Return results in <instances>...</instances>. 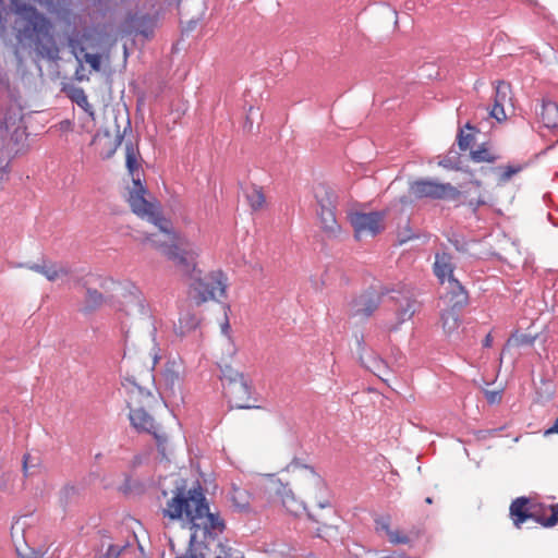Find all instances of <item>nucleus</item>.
I'll list each match as a JSON object with an SVG mask.
<instances>
[{
  "mask_svg": "<svg viewBox=\"0 0 558 558\" xmlns=\"http://www.w3.org/2000/svg\"><path fill=\"white\" fill-rule=\"evenodd\" d=\"M138 149L132 143L125 145V166L131 178L128 185V202L132 211L153 223L158 233H151L146 241L160 250L190 280V295L196 304L219 300L226 295L227 278L221 271L202 276L197 268L201 246L187 238L175 233L169 220L160 213L159 203L143 184V168Z\"/></svg>",
  "mask_w": 558,
  "mask_h": 558,
  "instance_id": "nucleus-1",
  "label": "nucleus"
},
{
  "mask_svg": "<svg viewBox=\"0 0 558 558\" xmlns=\"http://www.w3.org/2000/svg\"><path fill=\"white\" fill-rule=\"evenodd\" d=\"M162 515L171 521H183L191 531L187 553L177 558H239L233 556L231 548L216 542L223 523L209 511L201 488L175 487L162 508Z\"/></svg>",
  "mask_w": 558,
  "mask_h": 558,
  "instance_id": "nucleus-2",
  "label": "nucleus"
},
{
  "mask_svg": "<svg viewBox=\"0 0 558 558\" xmlns=\"http://www.w3.org/2000/svg\"><path fill=\"white\" fill-rule=\"evenodd\" d=\"M51 2L47 0L45 5L50 9ZM35 3L44 4L43 0H0V29L8 16L13 15L19 43L34 49L43 58L54 59L59 50L52 35V24L35 8Z\"/></svg>",
  "mask_w": 558,
  "mask_h": 558,
  "instance_id": "nucleus-3",
  "label": "nucleus"
},
{
  "mask_svg": "<svg viewBox=\"0 0 558 558\" xmlns=\"http://www.w3.org/2000/svg\"><path fill=\"white\" fill-rule=\"evenodd\" d=\"M314 195L316 199V215L322 231L328 238L338 236L341 228L336 218L337 193L331 186L320 183L315 187Z\"/></svg>",
  "mask_w": 558,
  "mask_h": 558,
  "instance_id": "nucleus-4",
  "label": "nucleus"
},
{
  "mask_svg": "<svg viewBox=\"0 0 558 558\" xmlns=\"http://www.w3.org/2000/svg\"><path fill=\"white\" fill-rule=\"evenodd\" d=\"M109 284L112 286L111 290L116 295L123 299L120 301L119 311L124 312L128 316L148 318V310L144 304L142 293L133 282H114L113 280H106L102 287L106 288Z\"/></svg>",
  "mask_w": 558,
  "mask_h": 558,
  "instance_id": "nucleus-5",
  "label": "nucleus"
},
{
  "mask_svg": "<svg viewBox=\"0 0 558 558\" xmlns=\"http://www.w3.org/2000/svg\"><path fill=\"white\" fill-rule=\"evenodd\" d=\"M410 192L416 198L456 201L460 196L457 187L450 183H439L434 180H417L411 183Z\"/></svg>",
  "mask_w": 558,
  "mask_h": 558,
  "instance_id": "nucleus-6",
  "label": "nucleus"
},
{
  "mask_svg": "<svg viewBox=\"0 0 558 558\" xmlns=\"http://www.w3.org/2000/svg\"><path fill=\"white\" fill-rule=\"evenodd\" d=\"M230 376L225 374V392L229 398L232 407L239 409L251 408L248 401L251 399V386L244 375L230 371Z\"/></svg>",
  "mask_w": 558,
  "mask_h": 558,
  "instance_id": "nucleus-7",
  "label": "nucleus"
},
{
  "mask_svg": "<svg viewBox=\"0 0 558 558\" xmlns=\"http://www.w3.org/2000/svg\"><path fill=\"white\" fill-rule=\"evenodd\" d=\"M384 217L381 211L352 213L349 216L350 222L354 229L355 236L361 239L364 235L375 236L384 230Z\"/></svg>",
  "mask_w": 558,
  "mask_h": 558,
  "instance_id": "nucleus-8",
  "label": "nucleus"
},
{
  "mask_svg": "<svg viewBox=\"0 0 558 558\" xmlns=\"http://www.w3.org/2000/svg\"><path fill=\"white\" fill-rule=\"evenodd\" d=\"M392 299L396 300L397 323L390 329H397L401 324L413 317L420 308V303L415 299L414 291L407 287L398 291L397 296H392Z\"/></svg>",
  "mask_w": 558,
  "mask_h": 558,
  "instance_id": "nucleus-9",
  "label": "nucleus"
},
{
  "mask_svg": "<svg viewBox=\"0 0 558 558\" xmlns=\"http://www.w3.org/2000/svg\"><path fill=\"white\" fill-rule=\"evenodd\" d=\"M129 417L132 426L135 429L147 432L154 435L157 441L158 450L165 454L167 436L166 434L159 432L158 427L155 425L154 418L142 408L131 409Z\"/></svg>",
  "mask_w": 558,
  "mask_h": 558,
  "instance_id": "nucleus-10",
  "label": "nucleus"
},
{
  "mask_svg": "<svg viewBox=\"0 0 558 558\" xmlns=\"http://www.w3.org/2000/svg\"><path fill=\"white\" fill-rule=\"evenodd\" d=\"M156 25L157 17L155 15H150L148 12L136 11L125 20L124 31L148 39L153 36Z\"/></svg>",
  "mask_w": 558,
  "mask_h": 558,
  "instance_id": "nucleus-11",
  "label": "nucleus"
},
{
  "mask_svg": "<svg viewBox=\"0 0 558 558\" xmlns=\"http://www.w3.org/2000/svg\"><path fill=\"white\" fill-rule=\"evenodd\" d=\"M183 380L182 363L175 360L168 361L161 372L160 383L171 392L180 389Z\"/></svg>",
  "mask_w": 558,
  "mask_h": 558,
  "instance_id": "nucleus-12",
  "label": "nucleus"
},
{
  "mask_svg": "<svg viewBox=\"0 0 558 558\" xmlns=\"http://www.w3.org/2000/svg\"><path fill=\"white\" fill-rule=\"evenodd\" d=\"M380 298L376 293H365L356 298L351 304L353 316L368 317L378 307Z\"/></svg>",
  "mask_w": 558,
  "mask_h": 558,
  "instance_id": "nucleus-13",
  "label": "nucleus"
},
{
  "mask_svg": "<svg viewBox=\"0 0 558 558\" xmlns=\"http://www.w3.org/2000/svg\"><path fill=\"white\" fill-rule=\"evenodd\" d=\"M453 270L454 265L452 263V256L445 252L437 253L434 263V274L441 284L454 278Z\"/></svg>",
  "mask_w": 558,
  "mask_h": 558,
  "instance_id": "nucleus-14",
  "label": "nucleus"
},
{
  "mask_svg": "<svg viewBox=\"0 0 558 558\" xmlns=\"http://www.w3.org/2000/svg\"><path fill=\"white\" fill-rule=\"evenodd\" d=\"M121 138L119 136L112 137L108 132L104 134L97 133L92 141L94 145H101L102 148L99 150V155L104 159H109L116 153L120 145Z\"/></svg>",
  "mask_w": 558,
  "mask_h": 558,
  "instance_id": "nucleus-15",
  "label": "nucleus"
},
{
  "mask_svg": "<svg viewBox=\"0 0 558 558\" xmlns=\"http://www.w3.org/2000/svg\"><path fill=\"white\" fill-rule=\"evenodd\" d=\"M73 52L78 63L85 62L89 65L92 72H100L102 57L99 53H92L83 45H72Z\"/></svg>",
  "mask_w": 558,
  "mask_h": 558,
  "instance_id": "nucleus-16",
  "label": "nucleus"
},
{
  "mask_svg": "<svg viewBox=\"0 0 558 558\" xmlns=\"http://www.w3.org/2000/svg\"><path fill=\"white\" fill-rule=\"evenodd\" d=\"M541 122L550 130H558V104L551 100H543L541 106Z\"/></svg>",
  "mask_w": 558,
  "mask_h": 558,
  "instance_id": "nucleus-17",
  "label": "nucleus"
},
{
  "mask_svg": "<svg viewBox=\"0 0 558 558\" xmlns=\"http://www.w3.org/2000/svg\"><path fill=\"white\" fill-rule=\"evenodd\" d=\"M447 290L450 294V302L452 304V308L462 307L468 303V292L464 287L460 283V281L456 278H451V280L447 281Z\"/></svg>",
  "mask_w": 558,
  "mask_h": 558,
  "instance_id": "nucleus-18",
  "label": "nucleus"
},
{
  "mask_svg": "<svg viewBox=\"0 0 558 558\" xmlns=\"http://www.w3.org/2000/svg\"><path fill=\"white\" fill-rule=\"evenodd\" d=\"M65 93L73 102H75L84 110L85 113H87L92 121L95 120L93 106L88 102L87 96L83 88L77 86H69L65 88Z\"/></svg>",
  "mask_w": 558,
  "mask_h": 558,
  "instance_id": "nucleus-19",
  "label": "nucleus"
},
{
  "mask_svg": "<svg viewBox=\"0 0 558 558\" xmlns=\"http://www.w3.org/2000/svg\"><path fill=\"white\" fill-rule=\"evenodd\" d=\"M529 504V499L525 497L517 498L510 506V514L513 520L514 525L519 529L521 524L529 519H532L533 515L527 512L526 505Z\"/></svg>",
  "mask_w": 558,
  "mask_h": 558,
  "instance_id": "nucleus-20",
  "label": "nucleus"
},
{
  "mask_svg": "<svg viewBox=\"0 0 558 558\" xmlns=\"http://www.w3.org/2000/svg\"><path fill=\"white\" fill-rule=\"evenodd\" d=\"M27 268L44 275L49 281H54L60 276L66 274L62 267H58L54 264H29Z\"/></svg>",
  "mask_w": 558,
  "mask_h": 558,
  "instance_id": "nucleus-21",
  "label": "nucleus"
},
{
  "mask_svg": "<svg viewBox=\"0 0 558 558\" xmlns=\"http://www.w3.org/2000/svg\"><path fill=\"white\" fill-rule=\"evenodd\" d=\"M199 324V319L196 315L191 313L181 314L179 318V326L177 327V332L180 336H184L191 330H194Z\"/></svg>",
  "mask_w": 558,
  "mask_h": 558,
  "instance_id": "nucleus-22",
  "label": "nucleus"
},
{
  "mask_svg": "<svg viewBox=\"0 0 558 558\" xmlns=\"http://www.w3.org/2000/svg\"><path fill=\"white\" fill-rule=\"evenodd\" d=\"M102 558H119L126 545L112 544L109 536L104 535L101 538Z\"/></svg>",
  "mask_w": 558,
  "mask_h": 558,
  "instance_id": "nucleus-23",
  "label": "nucleus"
},
{
  "mask_svg": "<svg viewBox=\"0 0 558 558\" xmlns=\"http://www.w3.org/2000/svg\"><path fill=\"white\" fill-rule=\"evenodd\" d=\"M245 197L254 210L260 209L265 204V196L262 190L255 185L245 190Z\"/></svg>",
  "mask_w": 558,
  "mask_h": 558,
  "instance_id": "nucleus-24",
  "label": "nucleus"
},
{
  "mask_svg": "<svg viewBox=\"0 0 558 558\" xmlns=\"http://www.w3.org/2000/svg\"><path fill=\"white\" fill-rule=\"evenodd\" d=\"M41 465L40 457L38 454L26 453L23 458V471L25 476L34 475L38 472Z\"/></svg>",
  "mask_w": 558,
  "mask_h": 558,
  "instance_id": "nucleus-25",
  "label": "nucleus"
},
{
  "mask_svg": "<svg viewBox=\"0 0 558 558\" xmlns=\"http://www.w3.org/2000/svg\"><path fill=\"white\" fill-rule=\"evenodd\" d=\"M510 85L506 82H497L495 85L494 102L499 105H506L510 100Z\"/></svg>",
  "mask_w": 558,
  "mask_h": 558,
  "instance_id": "nucleus-26",
  "label": "nucleus"
},
{
  "mask_svg": "<svg viewBox=\"0 0 558 558\" xmlns=\"http://www.w3.org/2000/svg\"><path fill=\"white\" fill-rule=\"evenodd\" d=\"M441 322L444 330L449 335L453 332L459 325V318L453 308L442 314Z\"/></svg>",
  "mask_w": 558,
  "mask_h": 558,
  "instance_id": "nucleus-27",
  "label": "nucleus"
},
{
  "mask_svg": "<svg viewBox=\"0 0 558 558\" xmlns=\"http://www.w3.org/2000/svg\"><path fill=\"white\" fill-rule=\"evenodd\" d=\"M10 88L9 71L7 68V60L3 54L0 53V93L8 92Z\"/></svg>",
  "mask_w": 558,
  "mask_h": 558,
  "instance_id": "nucleus-28",
  "label": "nucleus"
},
{
  "mask_svg": "<svg viewBox=\"0 0 558 558\" xmlns=\"http://www.w3.org/2000/svg\"><path fill=\"white\" fill-rule=\"evenodd\" d=\"M78 494V490L73 485H65L59 493V501L65 507L68 506Z\"/></svg>",
  "mask_w": 558,
  "mask_h": 558,
  "instance_id": "nucleus-29",
  "label": "nucleus"
},
{
  "mask_svg": "<svg viewBox=\"0 0 558 558\" xmlns=\"http://www.w3.org/2000/svg\"><path fill=\"white\" fill-rule=\"evenodd\" d=\"M388 539L391 544H408L410 542L409 535L405 533L399 531V530H391L388 531Z\"/></svg>",
  "mask_w": 558,
  "mask_h": 558,
  "instance_id": "nucleus-30",
  "label": "nucleus"
},
{
  "mask_svg": "<svg viewBox=\"0 0 558 558\" xmlns=\"http://www.w3.org/2000/svg\"><path fill=\"white\" fill-rule=\"evenodd\" d=\"M472 159L476 162L493 161V156L487 148H478L471 151Z\"/></svg>",
  "mask_w": 558,
  "mask_h": 558,
  "instance_id": "nucleus-31",
  "label": "nucleus"
},
{
  "mask_svg": "<svg viewBox=\"0 0 558 558\" xmlns=\"http://www.w3.org/2000/svg\"><path fill=\"white\" fill-rule=\"evenodd\" d=\"M473 142V135L472 134H464L462 130H460L458 134V144L461 150H466L470 148L471 144Z\"/></svg>",
  "mask_w": 558,
  "mask_h": 558,
  "instance_id": "nucleus-32",
  "label": "nucleus"
},
{
  "mask_svg": "<svg viewBox=\"0 0 558 558\" xmlns=\"http://www.w3.org/2000/svg\"><path fill=\"white\" fill-rule=\"evenodd\" d=\"M489 116L495 118L498 122L504 121L507 118L505 106L494 102V106L489 111Z\"/></svg>",
  "mask_w": 558,
  "mask_h": 558,
  "instance_id": "nucleus-33",
  "label": "nucleus"
},
{
  "mask_svg": "<svg viewBox=\"0 0 558 558\" xmlns=\"http://www.w3.org/2000/svg\"><path fill=\"white\" fill-rule=\"evenodd\" d=\"M521 171V167L520 166H507L504 170V172L501 173V181H508L512 178V175L517 174L518 172Z\"/></svg>",
  "mask_w": 558,
  "mask_h": 558,
  "instance_id": "nucleus-34",
  "label": "nucleus"
},
{
  "mask_svg": "<svg viewBox=\"0 0 558 558\" xmlns=\"http://www.w3.org/2000/svg\"><path fill=\"white\" fill-rule=\"evenodd\" d=\"M87 301L93 305H97L102 301V295L97 290H87Z\"/></svg>",
  "mask_w": 558,
  "mask_h": 558,
  "instance_id": "nucleus-35",
  "label": "nucleus"
},
{
  "mask_svg": "<svg viewBox=\"0 0 558 558\" xmlns=\"http://www.w3.org/2000/svg\"><path fill=\"white\" fill-rule=\"evenodd\" d=\"M376 529L384 531L388 535V531H391L389 519L388 518H378L376 519Z\"/></svg>",
  "mask_w": 558,
  "mask_h": 558,
  "instance_id": "nucleus-36",
  "label": "nucleus"
},
{
  "mask_svg": "<svg viewBox=\"0 0 558 558\" xmlns=\"http://www.w3.org/2000/svg\"><path fill=\"white\" fill-rule=\"evenodd\" d=\"M374 368H371L379 378H383V374L385 373L386 364L383 360L374 361Z\"/></svg>",
  "mask_w": 558,
  "mask_h": 558,
  "instance_id": "nucleus-37",
  "label": "nucleus"
},
{
  "mask_svg": "<svg viewBox=\"0 0 558 558\" xmlns=\"http://www.w3.org/2000/svg\"><path fill=\"white\" fill-rule=\"evenodd\" d=\"M75 78L80 82L88 81L89 76L86 74L83 63H78V66L75 71Z\"/></svg>",
  "mask_w": 558,
  "mask_h": 558,
  "instance_id": "nucleus-38",
  "label": "nucleus"
},
{
  "mask_svg": "<svg viewBox=\"0 0 558 558\" xmlns=\"http://www.w3.org/2000/svg\"><path fill=\"white\" fill-rule=\"evenodd\" d=\"M558 523V508H553L551 515L544 523L545 526H553Z\"/></svg>",
  "mask_w": 558,
  "mask_h": 558,
  "instance_id": "nucleus-39",
  "label": "nucleus"
},
{
  "mask_svg": "<svg viewBox=\"0 0 558 558\" xmlns=\"http://www.w3.org/2000/svg\"><path fill=\"white\" fill-rule=\"evenodd\" d=\"M133 385V390L132 392H135L137 391L140 396H142L143 398H149L150 397V392L149 391H145L143 388H141L138 385L136 384H132Z\"/></svg>",
  "mask_w": 558,
  "mask_h": 558,
  "instance_id": "nucleus-40",
  "label": "nucleus"
},
{
  "mask_svg": "<svg viewBox=\"0 0 558 558\" xmlns=\"http://www.w3.org/2000/svg\"><path fill=\"white\" fill-rule=\"evenodd\" d=\"M492 342H493V338H492V336L488 333V335L485 337L483 344H484V347H490V345H492Z\"/></svg>",
  "mask_w": 558,
  "mask_h": 558,
  "instance_id": "nucleus-41",
  "label": "nucleus"
},
{
  "mask_svg": "<svg viewBox=\"0 0 558 558\" xmlns=\"http://www.w3.org/2000/svg\"><path fill=\"white\" fill-rule=\"evenodd\" d=\"M546 433L547 434L558 433V418L556 420L554 426L551 428H549Z\"/></svg>",
  "mask_w": 558,
  "mask_h": 558,
  "instance_id": "nucleus-42",
  "label": "nucleus"
},
{
  "mask_svg": "<svg viewBox=\"0 0 558 558\" xmlns=\"http://www.w3.org/2000/svg\"><path fill=\"white\" fill-rule=\"evenodd\" d=\"M228 329H229V324H228V322H226V324L222 325V332L227 333Z\"/></svg>",
  "mask_w": 558,
  "mask_h": 558,
  "instance_id": "nucleus-43",
  "label": "nucleus"
},
{
  "mask_svg": "<svg viewBox=\"0 0 558 558\" xmlns=\"http://www.w3.org/2000/svg\"><path fill=\"white\" fill-rule=\"evenodd\" d=\"M318 506H319L320 508H325V507H327V506H328V502H319V504H318Z\"/></svg>",
  "mask_w": 558,
  "mask_h": 558,
  "instance_id": "nucleus-44",
  "label": "nucleus"
},
{
  "mask_svg": "<svg viewBox=\"0 0 558 558\" xmlns=\"http://www.w3.org/2000/svg\"><path fill=\"white\" fill-rule=\"evenodd\" d=\"M425 501H426L427 504H432V502H433V500H432V498H430V497H427V498L425 499Z\"/></svg>",
  "mask_w": 558,
  "mask_h": 558,
  "instance_id": "nucleus-45",
  "label": "nucleus"
},
{
  "mask_svg": "<svg viewBox=\"0 0 558 558\" xmlns=\"http://www.w3.org/2000/svg\"><path fill=\"white\" fill-rule=\"evenodd\" d=\"M166 2H168V0H159V4H160V5H161V4H163V3H166Z\"/></svg>",
  "mask_w": 558,
  "mask_h": 558,
  "instance_id": "nucleus-46",
  "label": "nucleus"
},
{
  "mask_svg": "<svg viewBox=\"0 0 558 558\" xmlns=\"http://www.w3.org/2000/svg\"><path fill=\"white\" fill-rule=\"evenodd\" d=\"M465 126H466L469 130H472V129H473V126H472L470 123H466V125H465Z\"/></svg>",
  "mask_w": 558,
  "mask_h": 558,
  "instance_id": "nucleus-47",
  "label": "nucleus"
},
{
  "mask_svg": "<svg viewBox=\"0 0 558 558\" xmlns=\"http://www.w3.org/2000/svg\"><path fill=\"white\" fill-rule=\"evenodd\" d=\"M157 360H158V357H157V355L155 354V355H154V365L157 363Z\"/></svg>",
  "mask_w": 558,
  "mask_h": 558,
  "instance_id": "nucleus-48",
  "label": "nucleus"
}]
</instances>
